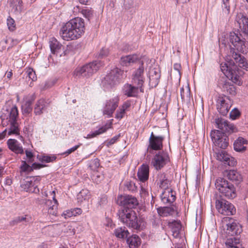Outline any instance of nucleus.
<instances>
[{"label":"nucleus","mask_w":248,"mask_h":248,"mask_svg":"<svg viewBox=\"0 0 248 248\" xmlns=\"http://www.w3.org/2000/svg\"><path fill=\"white\" fill-rule=\"evenodd\" d=\"M111 124H109V125H108L107 124H105V125L99 128L98 130H95L94 132H93L92 133L89 134L87 135V138H93L97 135H100L101 134L104 133L108 129L110 128Z\"/></svg>","instance_id":"obj_43"},{"label":"nucleus","mask_w":248,"mask_h":248,"mask_svg":"<svg viewBox=\"0 0 248 248\" xmlns=\"http://www.w3.org/2000/svg\"><path fill=\"white\" fill-rule=\"evenodd\" d=\"M130 106V104L128 103H124L119 109L117 110L115 118L118 120L122 119L125 113V110Z\"/></svg>","instance_id":"obj_41"},{"label":"nucleus","mask_w":248,"mask_h":248,"mask_svg":"<svg viewBox=\"0 0 248 248\" xmlns=\"http://www.w3.org/2000/svg\"><path fill=\"white\" fill-rule=\"evenodd\" d=\"M7 24L8 29L10 31H14L15 29V20L10 16H9L7 19Z\"/></svg>","instance_id":"obj_56"},{"label":"nucleus","mask_w":248,"mask_h":248,"mask_svg":"<svg viewBox=\"0 0 248 248\" xmlns=\"http://www.w3.org/2000/svg\"><path fill=\"white\" fill-rule=\"evenodd\" d=\"M232 57L234 60L235 62L238 63V66L246 70V71H248V63L243 56L241 54L233 51L232 53Z\"/></svg>","instance_id":"obj_29"},{"label":"nucleus","mask_w":248,"mask_h":248,"mask_svg":"<svg viewBox=\"0 0 248 248\" xmlns=\"http://www.w3.org/2000/svg\"><path fill=\"white\" fill-rule=\"evenodd\" d=\"M235 20L239 25L241 31L246 35H248V18L243 14L238 13L236 16Z\"/></svg>","instance_id":"obj_22"},{"label":"nucleus","mask_w":248,"mask_h":248,"mask_svg":"<svg viewBox=\"0 0 248 248\" xmlns=\"http://www.w3.org/2000/svg\"><path fill=\"white\" fill-rule=\"evenodd\" d=\"M216 124L217 125V127L221 130L223 133L225 132L231 133L235 132L236 131V127L234 125L224 119H216Z\"/></svg>","instance_id":"obj_18"},{"label":"nucleus","mask_w":248,"mask_h":248,"mask_svg":"<svg viewBox=\"0 0 248 248\" xmlns=\"http://www.w3.org/2000/svg\"><path fill=\"white\" fill-rule=\"evenodd\" d=\"M221 233L224 237L235 236L241 233V226L238 222L230 217H224L222 220Z\"/></svg>","instance_id":"obj_4"},{"label":"nucleus","mask_w":248,"mask_h":248,"mask_svg":"<svg viewBox=\"0 0 248 248\" xmlns=\"http://www.w3.org/2000/svg\"><path fill=\"white\" fill-rule=\"evenodd\" d=\"M120 137V135H116L113 137L110 140H108L107 141V145L108 147L114 144L117 141V140H118Z\"/></svg>","instance_id":"obj_61"},{"label":"nucleus","mask_w":248,"mask_h":248,"mask_svg":"<svg viewBox=\"0 0 248 248\" xmlns=\"http://www.w3.org/2000/svg\"><path fill=\"white\" fill-rule=\"evenodd\" d=\"M28 162L26 161H22V164L20 166V172L22 174L23 173H28L32 171L34 169H39L46 166L45 165H43L39 163H33L32 166H31Z\"/></svg>","instance_id":"obj_25"},{"label":"nucleus","mask_w":248,"mask_h":248,"mask_svg":"<svg viewBox=\"0 0 248 248\" xmlns=\"http://www.w3.org/2000/svg\"><path fill=\"white\" fill-rule=\"evenodd\" d=\"M117 203L124 208L131 209L135 208L138 204V202L137 199L132 196L120 195L118 197Z\"/></svg>","instance_id":"obj_16"},{"label":"nucleus","mask_w":248,"mask_h":248,"mask_svg":"<svg viewBox=\"0 0 248 248\" xmlns=\"http://www.w3.org/2000/svg\"><path fill=\"white\" fill-rule=\"evenodd\" d=\"M164 139L163 136H156L152 132L149 138V145L148 150L151 153L152 150H160L163 147V141Z\"/></svg>","instance_id":"obj_17"},{"label":"nucleus","mask_w":248,"mask_h":248,"mask_svg":"<svg viewBox=\"0 0 248 248\" xmlns=\"http://www.w3.org/2000/svg\"><path fill=\"white\" fill-rule=\"evenodd\" d=\"M125 77H126V74L124 71L115 68L104 78L102 82L104 86L111 87L117 84L121 79Z\"/></svg>","instance_id":"obj_9"},{"label":"nucleus","mask_w":248,"mask_h":248,"mask_svg":"<svg viewBox=\"0 0 248 248\" xmlns=\"http://www.w3.org/2000/svg\"><path fill=\"white\" fill-rule=\"evenodd\" d=\"M248 141L242 137L238 138L233 143L234 150L238 152H244L247 149Z\"/></svg>","instance_id":"obj_28"},{"label":"nucleus","mask_w":248,"mask_h":248,"mask_svg":"<svg viewBox=\"0 0 248 248\" xmlns=\"http://www.w3.org/2000/svg\"><path fill=\"white\" fill-rule=\"evenodd\" d=\"M216 188L221 194V196L228 199L236 197V188L234 185L223 178H218L215 182Z\"/></svg>","instance_id":"obj_3"},{"label":"nucleus","mask_w":248,"mask_h":248,"mask_svg":"<svg viewBox=\"0 0 248 248\" xmlns=\"http://www.w3.org/2000/svg\"><path fill=\"white\" fill-rule=\"evenodd\" d=\"M223 89L231 95H234L236 93L235 88L233 85L225 83L223 86Z\"/></svg>","instance_id":"obj_46"},{"label":"nucleus","mask_w":248,"mask_h":248,"mask_svg":"<svg viewBox=\"0 0 248 248\" xmlns=\"http://www.w3.org/2000/svg\"><path fill=\"white\" fill-rule=\"evenodd\" d=\"M49 43L51 51L53 54L57 53L61 48L62 45L55 38H51Z\"/></svg>","instance_id":"obj_38"},{"label":"nucleus","mask_w":248,"mask_h":248,"mask_svg":"<svg viewBox=\"0 0 248 248\" xmlns=\"http://www.w3.org/2000/svg\"><path fill=\"white\" fill-rule=\"evenodd\" d=\"M211 137L215 145L221 149H225L228 147L229 138L217 130L211 131Z\"/></svg>","instance_id":"obj_12"},{"label":"nucleus","mask_w":248,"mask_h":248,"mask_svg":"<svg viewBox=\"0 0 248 248\" xmlns=\"http://www.w3.org/2000/svg\"><path fill=\"white\" fill-rule=\"evenodd\" d=\"M101 65L102 64L100 61H94L81 67L77 68L74 72V75L78 77H90L96 72Z\"/></svg>","instance_id":"obj_8"},{"label":"nucleus","mask_w":248,"mask_h":248,"mask_svg":"<svg viewBox=\"0 0 248 248\" xmlns=\"http://www.w3.org/2000/svg\"><path fill=\"white\" fill-rule=\"evenodd\" d=\"M8 148L16 154H22L23 149L20 144L15 139H9L7 141Z\"/></svg>","instance_id":"obj_30"},{"label":"nucleus","mask_w":248,"mask_h":248,"mask_svg":"<svg viewBox=\"0 0 248 248\" xmlns=\"http://www.w3.org/2000/svg\"><path fill=\"white\" fill-rule=\"evenodd\" d=\"M149 85L152 87H155L159 82L160 72L157 68H150L149 71Z\"/></svg>","instance_id":"obj_21"},{"label":"nucleus","mask_w":248,"mask_h":248,"mask_svg":"<svg viewBox=\"0 0 248 248\" xmlns=\"http://www.w3.org/2000/svg\"><path fill=\"white\" fill-rule=\"evenodd\" d=\"M101 65L102 64L100 61H94L81 67L77 68L74 72V75L78 77H90L96 72Z\"/></svg>","instance_id":"obj_7"},{"label":"nucleus","mask_w":248,"mask_h":248,"mask_svg":"<svg viewBox=\"0 0 248 248\" xmlns=\"http://www.w3.org/2000/svg\"><path fill=\"white\" fill-rule=\"evenodd\" d=\"M81 213V209L77 208L67 212V214L66 215H67L68 217H70L72 216H76L77 215H80Z\"/></svg>","instance_id":"obj_52"},{"label":"nucleus","mask_w":248,"mask_h":248,"mask_svg":"<svg viewBox=\"0 0 248 248\" xmlns=\"http://www.w3.org/2000/svg\"><path fill=\"white\" fill-rule=\"evenodd\" d=\"M20 222H25V223H29L31 221V218L30 216L26 215L24 217H19Z\"/></svg>","instance_id":"obj_62"},{"label":"nucleus","mask_w":248,"mask_h":248,"mask_svg":"<svg viewBox=\"0 0 248 248\" xmlns=\"http://www.w3.org/2000/svg\"><path fill=\"white\" fill-rule=\"evenodd\" d=\"M229 40L238 51L242 53H247L248 50V42L245 41V39L238 31L230 32Z\"/></svg>","instance_id":"obj_6"},{"label":"nucleus","mask_w":248,"mask_h":248,"mask_svg":"<svg viewBox=\"0 0 248 248\" xmlns=\"http://www.w3.org/2000/svg\"><path fill=\"white\" fill-rule=\"evenodd\" d=\"M220 69L224 74L227 77L233 70L228 64L224 63L220 64Z\"/></svg>","instance_id":"obj_49"},{"label":"nucleus","mask_w":248,"mask_h":248,"mask_svg":"<svg viewBox=\"0 0 248 248\" xmlns=\"http://www.w3.org/2000/svg\"><path fill=\"white\" fill-rule=\"evenodd\" d=\"M119 102V98L117 96L107 100L102 109L103 114L108 118L111 117L118 106Z\"/></svg>","instance_id":"obj_13"},{"label":"nucleus","mask_w":248,"mask_h":248,"mask_svg":"<svg viewBox=\"0 0 248 248\" xmlns=\"http://www.w3.org/2000/svg\"><path fill=\"white\" fill-rule=\"evenodd\" d=\"M8 115L6 120L5 118H1L3 125H5L8 120L9 122V127L7 129V133L8 135L13 134L18 135L19 134V129L18 128V124L17 123V118L18 115V112L16 107H12L10 111H7Z\"/></svg>","instance_id":"obj_5"},{"label":"nucleus","mask_w":248,"mask_h":248,"mask_svg":"<svg viewBox=\"0 0 248 248\" xmlns=\"http://www.w3.org/2000/svg\"><path fill=\"white\" fill-rule=\"evenodd\" d=\"M26 73L29 78L31 79L32 81H35L37 80V77L35 71L32 68H29L27 69Z\"/></svg>","instance_id":"obj_53"},{"label":"nucleus","mask_w":248,"mask_h":248,"mask_svg":"<svg viewBox=\"0 0 248 248\" xmlns=\"http://www.w3.org/2000/svg\"><path fill=\"white\" fill-rule=\"evenodd\" d=\"M140 88L138 85L137 87L127 84L125 86L124 94L128 97L135 96L138 93V89Z\"/></svg>","instance_id":"obj_35"},{"label":"nucleus","mask_w":248,"mask_h":248,"mask_svg":"<svg viewBox=\"0 0 248 248\" xmlns=\"http://www.w3.org/2000/svg\"><path fill=\"white\" fill-rule=\"evenodd\" d=\"M22 9V1L21 0H14L13 10L15 14H19Z\"/></svg>","instance_id":"obj_45"},{"label":"nucleus","mask_w":248,"mask_h":248,"mask_svg":"<svg viewBox=\"0 0 248 248\" xmlns=\"http://www.w3.org/2000/svg\"><path fill=\"white\" fill-rule=\"evenodd\" d=\"M124 186L129 191H134L136 189L135 184L131 181H126Z\"/></svg>","instance_id":"obj_55"},{"label":"nucleus","mask_w":248,"mask_h":248,"mask_svg":"<svg viewBox=\"0 0 248 248\" xmlns=\"http://www.w3.org/2000/svg\"><path fill=\"white\" fill-rule=\"evenodd\" d=\"M84 20L80 17L73 18L62 27L60 34L65 41L76 40L80 38L85 31Z\"/></svg>","instance_id":"obj_1"},{"label":"nucleus","mask_w":248,"mask_h":248,"mask_svg":"<svg viewBox=\"0 0 248 248\" xmlns=\"http://www.w3.org/2000/svg\"><path fill=\"white\" fill-rule=\"evenodd\" d=\"M228 238L225 242L226 247L228 248H239L237 245L239 244V239L235 236H231Z\"/></svg>","instance_id":"obj_42"},{"label":"nucleus","mask_w":248,"mask_h":248,"mask_svg":"<svg viewBox=\"0 0 248 248\" xmlns=\"http://www.w3.org/2000/svg\"><path fill=\"white\" fill-rule=\"evenodd\" d=\"M217 159L229 166H234L235 162L234 158L223 150H219L217 153Z\"/></svg>","instance_id":"obj_23"},{"label":"nucleus","mask_w":248,"mask_h":248,"mask_svg":"<svg viewBox=\"0 0 248 248\" xmlns=\"http://www.w3.org/2000/svg\"><path fill=\"white\" fill-rule=\"evenodd\" d=\"M48 104L44 99L38 100L34 106V113L36 115H40L46 109Z\"/></svg>","instance_id":"obj_31"},{"label":"nucleus","mask_w":248,"mask_h":248,"mask_svg":"<svg viewBox=\"0 0 248 248\" xmlns=\"http://www.w3.org/2000/svg\"><path fill=\"white\" fill-rule=\"evenodd\" d=\"M129 234L128 230L125 227H118L114 230L115 236L120 239H124L128 237Z\"/></svg>","instance_id":"obj_37"},{"label":"nucleus","mask_w":248,"mask_h":248,"mask_svg":"<svg viewBox=\"0 0 248 248\" xmlns=\"http://www.w3.org/2000/svg\"><path fill=\"white\" fill-rule=\"evenodd\" d=\"M240 115V112L236 108L233 109L230 113V117L232 120H235Z\"/></svg>","instance_id":"obj_54"},{"label":"nucleus","mask_w":248,"mask_h":248,"mask_svg":"<svg viewBox=\"0 0 248 248\" xmlns=\"http://www.w3.org/2000/svg\"><path fill=\"white\" fill-rule=\"evenodd\" d=\"M174 210L172 208L168 207H164L163 208H159L157 209V212L160 216L163 217H167L171 215Z\"/></svg>","instance_id":"obj_44"},{"label":"nucleus","mask_w":248,"mask_h":248,"mask_svg":"<svg viewBox=\"0 0 248 248\" xmlns=\"http://www.w3.org/2000/svg\"><path fill=\"white\" fill-rule=\"evenodd\" d=\"M140 60V57L137 54L126 55L121 58L120 63L123 66H128Z\"/></svg>","instance_id":"obj_26"},{"label":"nucleus","mask_w":248,"mask_h":248,"mask_svg":"<svg viewBox=\"0 0 248 248\" xmlns=\"http://www.w3.org/2000/svg\"><path fill=\"white\" fill-rule=\"evenodd\" d=\"M169 161V155L167 153L160 152L153 158L151 164L156 170H161Z\"/></svg>","instance_id":"obj_15"},{"label":"nucleus","mask_w":248,"mask_h":248,"mask_svg":"<svg viewBox=\"0 0 248 248\" xmlns=\"http://www.w3.org/2000/svg\"><path fill=\"white\" fill-rule=\"evenodd\" d=\"M35 98L34 94L31 95L29 99L27 100L22 105V111L23 114H28L32 111L31 105Z\"/></svg>","instance_id":"obj_33"},{"label":"nucleus","mask_w":248,"mask_h":248,"mask_svg":"<svg viewBox=\"0 0 248 248\" xmlns=\"http://www.w3.org/2000/svg\"><path fill=\"white\" fill-rule=\"evenodd\" d=\"M134 4V0H124V7L127 10L130 9Z\"/></svg>","instance_id":"obj_59"},{"label":"nucleus","mask_w":248,"mask_h":248,"mask_svg":"<svg viewBox=\"0 0 248 248\" xmlns=\"http://www.w3.org/2000/svg\"><path fill=\"white\" fill-rule=\"evenodd\" d=\"M130 248H137L140 244V239L137 235H132L126 240Z\"/></svg>","instance_id":"obj_36"},{"label":"nucleus","mask_w":248,"mask_h":248,"mask_svg":"<svg viewBox=\"0 0 248 248\" xmlns=\"http://www.w3.org/2000/svg\"><path fill=\"white\" fill-rule=\"evenodd\" d=\"M216 206L218 212L224 215H233L236 213L234 205L224 199H218L216 201Z\"/></svg>","instance_id":"obj_11"},{"label":"nucleus","mask_w":248,"mask_h":248,"mask_svg":"<svg viewBox=\"0 0 248 248\" xmlns=\"http://www.w3.org/2000/svg\"><path fill=\"white\" fill-rule=\"evenodd\" d=\"M232 106V102L227 96H219L217 101V108L223 116H226Z\"/></svg>","instance_id":"obj_14"},{"label":"nucleus","mask_w":248,"mask_h":248,"mask_svg":"<svg viewBox=\"0 0 248 248\" xmlns=\"http://www.w3.org/2000/svg\"><path fill=\"white\" fill-rule=\"evenodd\" d=\"M149 167L148 165L142 164L139 169L137 176L139 180L142 182H145L149 178Z\"/></svg>","instance_id":"obj_27"},{"label":"nucleus","mask_w":248,"mask_h":248,"mask_svg":"<svg viewBox=\"0 0 248 248\" xmlns=\"http://www.w3.org/2000/svg\"><path fill=\"white\" fill-rule=\"evenodd\" d=\"M56 159L55 155H43L39 158V160L42 162L49 163L53 162Z\"/></svg>","instance_id":"obj_50"},{"label":"nucleus","mask_w":248,"mask_h":248,"mask_svg":"<svg viewBox=\"0 0 248 248\" xmlns=\"http://www.w3.org/2000/svg\"><path fill=\"white\" fill-rule=\"evenodd\" d=\"M108 53L109 52L108 48H103L99 53V57L103 58L106 57L108 55Z\"/></svg>","instance_id":"obj_64"},{"label":"nucleus","mask_w":248,"mask_h":248,"mask_svg":"<svg viewBox=\"0 0 248 248\" xmlns=\"http://www.w3.org/2000/svg\"><path fill=\"white\" fill-rule=\"evenodd\" d=\"M79 147V145H76L72 148L67 150L66 152L63 153V155H68L71 154L72 153L75 151L76 150H77Z\"/></svg>","instance_id":"obj_63"},{"label":"nucleus","mask_w":248,"mask_h":248,"mask_svg":"<svg viewBox=\"0 0 248 248\" xmlns=\"http://www.w3.org/2000/svg\"><path fill=\"white\" fill-rule=\"evenodd\" d=\"M51 195L53 196V201L49 200H46L45 203V208L47 210L48 213L50 215L56 216L57 213L58 201L55 199V192L52 191L51 192Z\"/></svg>","instance_id":"obj_20"},{"label":"nucleus","mask_w":248,"mask_h":248,"mask_svg":"<svg viewBox=\"0 0 248 248\" xmlns=\"http://www.w3.org/2000/svg\"><path fill=\"white\" fill-rule=\"evenodd\" d=\"M144 68L143 66V63H142L141 65L133 74V81L134 83L140 87V91L141 92L143 91L142 86L144 83Z\"/></svg>","instance_id":"obj_19"},{"label":"nucleus","mask_w":248,"mask_h":248,"mask_svg":"<svg viewBox=\"0 0 248 248\" xmlns=\"http://www.w3.org/2000/svg\"><path fill=\"white\" fill-rule=\"evenodd\" d=\"M40 180L41 178L39 176L27 177L21 181L20 186L26 192L38 193L39 192L38 186Z\"/></svg>","instance_id":"obj_10"},{"label":"nucleus","mask_w":248,"mask_h":248,"mask_svg":"<svg viewBox=\"0 0 248 248\" xmlns=\"http://www.w3.org/2000/svg\"><path fill=\"white\" fill-rule=\"evenodd\" d=\"M168 226L171 229L173 237L175 238L178 237L182 227L181 222L174 220L171 222H169Z\"/></svg>","instance_id":"obj_34"},{"label":"nucleus","mask_w":248,"mask_h":248,"mask_svg":"<svg viewBox=\"0 0 248 248\" xmlns=\"http://www.w3.org/2000/svg\"><path fill=\"white\" fill-rule=\"evenodd\" d=\"M100 166L99 160L97 158L93 160L90 163V167L91 169L95 170L97 169Z\"/></svg>","instance_id":"obj_58"},{"label":"nucleus","mask_w":248,"mask_h":248,"mask_svg":"<svg viewBox=\"0 0 248 248\" xmlns=\"http://www.w3.org/2000/svg\"><path fill=\"white\" fill-rule=\"evenodd\" d=\"M176 197L172 193V190H170L168 192V195L164 193H162L161 196L162 201L165 203L170 204L175 201Z\"/></svg>","instance_id":"obj_40"},{"label":"nucleus","mask_w":248,"mask_h":248,"mask_svg":"<svg viewBox=\"0 0 248 248\" xmlns=\"http://www.w3.org/2000/svg\"><path fill=\"white\" fill-rule=\"evenodd\" d=\"M81 13L85 18L88 19V21H90L93 16V11L91 9L89 8L82 9L81 11Z\"/></svg>","instance_id":"obj_48"},{"label":"nucleus","mask_w":248,"mask_h":248,"mask_svg":"<svg viewBox=\"0 0 248 248\" xmlns=\"http://www.w3.org/2000/svg\"><path fill=\"white\" fill-rule=\"evenodd\" d=\"M89 193L87 190H82L78 195V199L80 200V199L82 198L84 200H86L89 196V195H88Z\"/></svg>","instance_id":"obj_57"},{"label":"nucleus","mask_w":248,"mask_h":248,"mask_svg":"<svg viewBox=\"0 0 248 248\" xmlns=\"http://www.w3.org/2000/svg\"><path fill=\"white\" fill-rule=\"evenodd\" d=\"M120 220L128 227L136 230L142 229L145 222L142 218H138L135 212L122 209L118 213Z\"/></svg>","instance_id":"obj_2"},{"label":"nucleus","mask_w":248,"mask_h":248,"mask_svg":"<svg viewBox=\"0 0 248 248\" xmlns=\"http://www.w3.org/2000/svg\"><path fill=\"white\" fill-rule=\"evenodd\" d=\"M223 3L222 8L225 14L228 15L230 12V6L229 4V0H222Z\"/></svg>","instance_id":"obj_51"},{"label":"nucleus","mask_w":248,"mask_h":248,"mask_svg":"<svg viewBox=\"0 0 248 248\" xmlns=\"http://www.w3.org/2000/svg\"><path fill=\"white\" fill-rule=\"evenodd\" d=\"M156 182L160 188L165 189H168L170 185V181L164 172H160L157 174Z\"/></svg>","instance_id":"obj_24"},{"label":"nucleus","mask_w":248,"mask_h":248,"mask_svg":"<svg viewBox=\"0 0 248 248\" xmlns=\"http://www.w3.org/2000/svg\"><path fill=\"white\" fill-rule=\"evenodd\" d=\"M180 95L183 101H189L190 99V90L188 85L184 88L182 87L180 90Z\"/></svg>","instance_id":"obj_39"},{"label":"nucleus","mask_w":248,"mask_h":248,"mask_svg":"<svg viewBox=\"0 0 248 248\" xmlns=\"http://www.w3.org/2000/svg\"><path fill=\"white\" fill-rule=\"evenodd\" d=\"M227 77L230 78L233 82L238 85L240 84V77L237 74L236 71L234 70L233 69Z\"/></svg>","instance_id":"obj_47"},{"label":"nucleus","mask_w":248,"mask_h":248,"mask_svg":"<svg viewBox=\"0 0 248 248\" xmlns=\"http://www.w3.org/2000/svg\"><path fill=\"white\" fill-rule=\"evenodd\" d=\"M26 155L27 158V162L29 164L31 163L33 161V154L29 151H25Z\"/></svg>","instance_id":"obj_60"},{"label":"nucleus","mask_w":248,"mask_h":248,"mask_svg":"<svg viewBox=\"0 0 248 248\" xmlns=\"http://www.w3.org/2000/svg\"><path fill=\"white\" fill-rule=\"evenodd\" d=\"M227 178L236 184H239L242 180V177L239 172L236 170H230L226 172Z\"/></svg>","instance_id":"obj_32"}]
</instances>
